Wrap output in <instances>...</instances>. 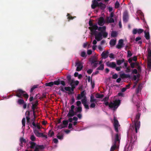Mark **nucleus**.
<instances>
[{
	"instance_id": "obj_1",
	"label": "nucleus",
	"mask_w": 151,
	"mask_h": 151,
	"mask_svg": "<svg viewBox=\"0 0 151 151\" xmlns=\"http://www.w3.org/2000/svg\"><path fill=\"white\" fill-rule=\"evenodd\" d=\"M17 94L15 95L16 96L21 99H18L17 103L19 105H22L24 103V101L22 99L23 96L27 101L29 97V95L24 91L22 89H19L16 92Z\"/></svg>"
},
{
	"instance_id": "obj_2",
	"label": "nucleus",
	"mask_w": 151,
	"mask_h": 151,
	"mask_svg": "<svg viewBox=\"0 0 151 151\" xmlns=\"http://www.w3.org/2000/svg\"><path fill=\"white\" fill-rule=\"evenodd\" d=\"M120 100L119 99L111 102L109 103L108 102H105L104 104L106 106H108L109 108L113 109L114 111L116 110L120 105Z\"/></svg>"
},
{
	"instance_id": "obj_3",
	"label": "nucleus",
	"mask_w": 151,
	"mask_h": 151,
	"mask_svg": "<svg viewBox=\"0 0 151 151\" xmlns=\"http://www.w3.org/2000/svg\"><path fill=\"white\" fill-rule=\"evenodd\" d=\"M29 147L31 149H35L34 151H42L45 148L43 145H38L35 142H29Z\"/></svg>"
},
{
	"instance_id": "obj_4",
	"label": "nucleus",
	"mask_w": 151,
	"mask_h": 151,
	"mask_svg": "<svg viewBox=\"0 0 151 151\" xmlns=\"http://www.w3.org/2000/svg\"><path fill=\"white\" fill-rule=\"evenodd\" d=\"M92 3L91 7L93 9H95L96 7L98 6L101 10H103L106 8V6L105 4L101 2L99 3L96 0H93Z\"/></svg>"
},
{
	"instance_id": "obj_5",
	"label": "nucleus",
	"mask_w": 151,
	"mask_h": 151,
	"mask_svg": "<svg viewBox=\"0 0 151 151\" xmlns=\"http://www.w3.org/2000/svg\"><path fill=\"white\" fill-rule=\"evenodd\" d=\"M98 57L96 56H92L89 59V62H90L91 65H93V66L95 68L97 66L98 64Z\"/></svg>"
},
{
	"instance_id": "obj_6",
	"label": "nucleus",
	"mask_w": 151,
	"mask_h": 151,
	"mask_svg": "<svg viewBox=\"0 0 151 151\" xmlns=\"http://www.w3.org/2000/svg\"><path fill=\"white\" fill-rule=\"evenodd\" d=\"M71 88L69 86L65 87V90L68 91L69 94H72L74 93L73 91L75 87L74 85H71Z\"/></svg>"
},
{
	"instance_id": "obj_7",
	"label": "nucleus",
	"mask_w": 151,
	"mask_h": 151,
	"mask_svg": "<svg viewBox=\"0 0 151 151\" xmlns=\"http://www.w3.org/2000/svg\"><path fill=\"white\" fill-rule=\"evenodd\" d=\"M98 27L97 24L93 25L91 27H89V29L90 30L91 32L92 35H95L96 32V30L98 29Z\"/></svg>"
},
{
	"instance_id": "obj_8",
	"label": "nucleus",
	"mask_w": 151,
	"mask_h": 151,
	"mask_svg": "<svg viewBox=\"0 0 151 151\" xmlns=\"http://www.w3.org/2000/svg\"><path fill=\"white\" fill-rule=\"evenodd\" d=\"M129 14L127 11H125L123 14V20L124 22H127L129 19Z\"/></svg>"
},
{
	"instance_id": "obj_9",
	"label": "nucleus",
	"mask_w": 151,
	"mask_h": 151,
	"mask_svg": "<svg viewBox=\"0 0 151 151\" xmlns=\"http://www.w3.org/2000/svg\"><path fill=\"white\" fill-rule=\"evenodd\" d=\"M114 125L115 130L116 132H119L118 127L119 126V122L116 119L115 117L114 118Z\"/></svg>"
},
{
	"instance_id": "obj_10",
	"label": "nucleus",
	"mask_w": 151,
	"mask_h": 151,
	"mask_svg": "<svg viewBox=\"0 0 151 151\" xmlns=\"http://www.w3.org/2000/svg\"><path fill=\"white\" fill-rule=\"evenodd\" d=\"M105 23V21L103 17H100L98 19V24L100 26H103Z\"/></svg>"
},
{
	"instance_id": "obj_11",
	"label": "nucleus",
	"mask_w": 151,
	"mask_h": 151,
	"mask_svg": "<svg viewBox=\"0 0 151 151\" xmlns=\"http://www.w3.org/2000/svg\"><path fill=\"white\" fill-rule=\"evenodd\" d=\"M120 136V135L118 133H117L115 135L114 143L117 144H119L121 139Z\"/></svg>"
},
{
	"instance_id": "obj_12",
	"label": "nucleus",
	"mask_w": 151,
	"mask_h": 151,
	"mask_svg": "<svg viewBox=\"0 0 151 151\" xmlns=\"http://www.w3.org/2000/svg\"><path fill=\"white\" fill-rule=\"evenodd\" d=\"M76 64L77 66L76 70L77 71H81L83 68L81 63L79 61H77L76 63Z\"/></svg>"
},
{
	"instance_id": "obj_13",
	"label": "nucleus",
	"mask_w": 151,
	"mask_h": 151,
	"mask_svg": "<svg viewBox=\"0 0 151 151\" xmlns=\"http://www.w3.org/2000/svg\"><path fill=\"white\" fill-rule=\"evenodd\" d=\"M95 35V38L97 41H100L102 39V35L101 32H99L97 34H96V33L95 35Z\"/></svg>"
},
{
	"instance_id": "obj_14",
	"label": "nucleus",
	"mask_w": 151,
	"mask_h": 151,
	"mask_svg": "<svg viewBox=\"0 0 151 151\" xmlns=\"http://www.w3.org/2000/svg\"><path fill=\"white\" fill-rule=\"evenodd\" d=\"M140 126V122H139L138 123H134V127H133V130H134L136 133H137L138 132V129H139Z\"/></svg>"
},
{
	"instance_id": "obj_15",
	"label": "nucleus",
	"mask_w": 151,
	"mask_h": 151,
	"mask_svg": "<svg viewBox=\"0 0 151 151\" xmlns=\"http://www.w3.org/2000/svg\"><path fill=\"white\" fill-rule=\"evenodd\" d=\"M123 40L122 39L119 40L117 45H116V48L120 49L123 47Z\"/></svg>"
},
{
	"instance_id": "obj_16",
	"label": "nucleus",
	"mask_w": 151,
	"mask_h": 151,
	"mask_svg": "<svg viewBox=\"0 0 151 151\" xmlns=\"http://www.w3.org/2000/svg\"><path fill=\"white\" fill-rule=\"evenodd\" d=\"M143 32V30L141 29H134L133 30V34L134 35L136 34L137 33L139 34H140Z\"/></svg>"
},
{
	"instance_id": "obj_17",
	"label": "nucleus",
	"mask_w": 151,
	"mask_h": 151,
	"mask_svg": "<svg viewBox=\"0 0 151 151\" xmlns=\"http://www.w3.org/2000/svg\"><path fill=\"white\" fill-rule=\"evenodd\" d=\"M106 65L108 67L111 68H114L116 66V64L114 62L109 63L108 62L106 63Z\"/></svg>"
},
{
	"instance_id": "obj_18",
	"label": "nucleus",
	"mask_w": 151,
	"mask_h": 151,
	"mask_svg": "<svg viewBox=\"0 0 151 151\" xmlns=\"http://www.w3.org/2000/svg\"><path fill=\"white\" fill-rule=\"evenodd\" d=\"M76 114V112H75L74 110H70L69 112L67 115V116L68 117L73 116Z\"/></svg>"
},
{
	"instance_id": "obj_19",
	"label": "nucleus",
	"mask_w": 151,
	"mask_h": 151,
	"mask_svg": "<svg viewBox=\"0 0 151 151\" xmlns=\"http://www.w3.org/2000/svg\"><path fill=\"white\" fill-rule=\"evenodd\" d=\"M140 115L141 114L139 113L138 112L136 116L135 119L134 121V123H137L138 124L139 122H140V121H139V120L140 119Z\"/></svg>"
},
{
	"instance_id": "obj_20",
	"label": "nucleus",
	"mask_w": 151,
	"mask_h": 151,
	"mask_svg": "<svg viewBox=\"0 0 151 151\" xmlns=\"http://www.w3.org/2000/svg\"><path fill=\"white\" fill-rule=\"evenodd\" d=\"M109 52L108 51L103 52L101 54L102 58L105 59L107 58L109 56Z\"/></svg>"
},
{
	"instance_id": "obj_21",
	"label": "nucleus",
	"mask_w": 151,
	"mask_h": 151,
	"mask_svg": "<svg viewBox=\"0 0 151 151\" xmlns=\"http://www.w3.org/2000/svg\"><path fill=\"white\" fill-rule=\"evenodd\" d=\"M25 115H26V118L27 120V124L28 123H29L30 122V118L29 117L30 115V112L29 111H27L25 113Z\"/></svg>"
},
{
	"instance_id": "obj_22",
	"label": "nucleus",
	"mask_w": 151,
	"mask_h": 151,
	"mask_svg": "<svg viewBox=\"0 0 151 151\" xmlns=\"http://www.w3.org/2000/svg\"><path fill=\"white\" fill-rule=\"evenodd\" d=\"M133 136L134 137H133V136L132 135L129 138V139L130 140V142L131 143L133 144L137 139L136 136L134 135Z\"/></svg>"
},
{
	"instance_id": "obj_23",
	"label": "nucleus",
	"mask_w": 151,
	"mask_h": 151,
	"mask_svg": "<svg viewBox=\"0 0 151 151\" xmlns=\"http://www.w3.org/2000/svg\"><path fill=\"white\" fill-rule=\"evenodd\" d=\"M145 34V37L147 40H149L150 38L149 33L148 31V29L146 30L144 32Z\"/></svg>"
},
{
	"instance_id": "obj_24",
	"label": "nucleus",
	"mask_w": 151,
	"mask_h": 151,
	"mask_svg": "<svg viewBox=\"0 0 151 151\" xmlns=\"http://www.w3.org/2000/svg\"><path fill=\"white\" fill-rule=\"evenodd\" d=\"M106 27L105 26H103L102 27H98V31H101L99 32H101L105 31L106 29Z\"/></svg>"
},
{
	"instance_id": "obj_25",
	"label": "nucleus",
	"mask_w": 151,
	"mask_h": 151,
	"mask_svg": "<svg viewBox=\"0 0 151 151\" xmlns=\"http://www.w3.org/2000/svg\"><path fill=\"white\" fill-rule=\"evenodd\" d=\"M106 20L108 23H114V19L112 18H109V17H107L106 18Z\"/></svg>"
},
{
	"instance_id": "obj_26",
	"label": "nucleus",
	"mask_w": 151,
	"mask_h": 151,
	"mask_svg": "<svg viewBox=\"0 0 151 151\" xmlns=\"http://www.w3.org/2000/svg\"><path fill=\"white\" fill-rule=\"evenodd\" d=\"M142 85L141 83H139L138 86L137 88L136 89V92L137 93H139V91H140L142 90Z\"/></svg>"
},
{
	"instance_id": "obj_27",
	"label": "nucleus",
	"mask_w": 151,
	"mask_h": 151,
	"mask_svg": "<svg viewBox=\"0 0 151 151\" xmlns=\"http://www.w3.org/2000/svg\"><path fill=\"white\" fill-rule=\"evenodd\" d=\"M116 42V40L111 39L110 41L109 44L111 46H114L115 45Z\"/></svg>"
},
{
	"instance_id": "obj_28",
	"label": "nucleus",
	"mask_w": 151,
	"mask_h": 151,
	"mask_svg": "<svg viewBox=\"0 0 151 151\" xmlns=\"http://www.w3.org/2000/svg\"><path fill=\"white\" fill-rule=\"evenodd\" d=\"M35 134L37 136L39 137H42L43 133L39 132L37 130H35L34 131Z\"/></svg>"
},
{
	"instance_id": "obj_29",
	"label": "nucleus",
	"mask_w": 151,
	"mask_h": 151,
	"mask_svg": "<svg viewBox=\"0 0 151 151\" xmlns=\"http://www.w3.org/2000/svg\"><path fill=\"white\" fill-rule=\"evenodd\" d=\"M68 123V120H64L63 121V125L64 128L67 127Z\"/></svg>"
},
{
	"instance_id": "obj_30",
	"label": "nucleus",
	"mask_w": 151,
	"mask_h": 151,
	"mask_svg": "<svg viewBox=\"0 0 151 151\" xmlns=\"http://www.w3.org/2000/svg\"><path fill=\"white\" fill-rule=\"evenodd\" d=\"M118 145V144L114 143V145L111 147L110 151H114Z\"/></svg>"
},
{
	"instance_id": "obj_31",
	"label": "nucleus",
	"mask_w": 151,
	"mask_h": 151,
	"mask_svg": "<svg viewBox=\"0 0 151 151\" xmlns=\"http://www.w3.org/2000/svg\"><path fill=\"white\" fill-rule=\"evenodd\" d=\"M147 67L151 69V58L147 59Z\"/></svg>"
},
{
	"instance_id": "obj_32",
	"label": "nucleus",
	"mask_w": 151,
	"mask_h": 151,
	"mask_svg": "<svg viewBox=\"0 0 151 151\" xmlns=\"http://www.w3.org/2000/svg\"><path fill=\"white\" fill-rule=\"evenodd\" d=\"M96 99L94 98V97L92 94L91 95L90 97V102L93 103L96 101Z\"/></svg>"
},
{
	"instance_id": "obj_33",
	"label": "nucleus",
	"mask_w": 151,
	"mask_h": 151,
	"mask_svg": "<svg viewBox=\"0 0 151 151\" xmlns=\"http://www.w3.org/2000/svg\"><path fill=\"white\" fill-rule=\"evenodd\" d=\"M67 16L68 17L67 18L68 19V21H69L70 20L73 19L76 17H72L70 15V14L69 13L67 14Z\"/></svg>"
},
{
	"instance_id": "obj_34",
	"label": "nucleus",
	"mask_w": 151,
	"mask_h": 151,
	"mask_svg": "<svg viewBox=\"0 0 151 151\" xmlns=\"http://www.w3.org/2000/svg\"><path fill=\"white\" fill-rule=\"evenodd\" d=\"M148 56L147 59L151 58V49H147Z\"/></svg>"
},
{
	"instance_id": "obj_35",
	"label": "nucleus",
	"mask_w": 151,
	"mask_h": 151,
	"mask_svg": "<svg viewBox=\"0 0 151 151\" xmlns=\"http://www.w3.org/2000/svg\"><path fill=\"white\" fill-rule=\"evenodd\" d=\"M95 97L97 98H102L104 97V95L103 94L97 93Z\"/></svg>"
},
{
	"instance_id": "obj_36",
	"label": "nucleus",
	"mask_w": 151,
	"mask_h": 151,
	"mask_svg": "<svg viewBox=\"0 0 151 151\" xmlns=\"http://www.w3.org/2000/svg\"><path fill=\"white\" fill-rule=\"evenodd\" d=\"M54 132L51 130H50L48 133V135L49 137H52V136H53L54 135Z\"/></svg>"
},
{
	"instance_id": "obj_37",
	"label": "nucleus",
	"mask_w": 151,
	"mask_h": 151,
	"mask_svg": "<svg viewBox=\"0 0 151 151\" xmlns=\"http://www.w3.org/2000/svg\"><path fill=\"white\" fill-rule=\"evenodd\" d=\"M82 111V107H78L77 108V110L76 113H81Z\"/></svg>"
},
{
	"instance_id": "obj_38",
	"label": "nucleus",
	"mask_w": 151,
	"mask_h": 151,
	"mask_svg": "<svg viewBox=\"0 0 151 151\" xmlns=\"http://www.w3.org/2000/svg\"><path fill=\"white\" fill-rule=\"evenodd\" d=\"M81 102L83 105L87 104V99L86 97L83 98L81 100Z\"/></svg>"
},
{
	"instance_id": "obj_39",
	"label": "nucleus",
	"mask_w": 151,
	"mask_h": 151,
	"mask_svg": "<svg viewBox=\"0 0 151 151\" xmlns=\"http://www.w3.org/2000/svg\"><path fill=\"white\" fill-rule=\"evenodd\" d=\"M81 95V97H82L83 98H85L86 97V93L85 91V90H84L82 91L81 94H80Z\"/></svg>"
},
{
	"instance_id": "obj_40",
	"label": "nucleus",
	"mask_w": 151,
	"mask_h": 151,
	"mask_svg": "<svg viewBox=\"0 0 151 151\" xmlns=\"http://www.w3.org/2000/svg\"><path fill=\"white\" fill-rule=\"evenodd\" d=\"M54 85L53 82H50L49 83H46L45 84V85L47 86L51 87Z\"/></svg>"
},
{
	"instance_id": "obj_41",
	"label": "nucleus",
	"mask_w": 151,
	"mask_h": 151,
	"mask_svg": "<svg viewBox=\"0 0 151 151\" xmlns=\"http://www.w3.org/2000/svg\"><path fill=\"white\" fill-rule=\"evenodd\" d=\"M104 69V65L101 64L100 66L97 68V70H103Z\"/></svg>"
},
{
	"instance_id": "obj_42",
	"label": "nucleus",
	"mask_w": 151,
	"mask_h": 151,
	"mask_svg": "<svg viewBox=\"0 0 151 151\" xmlns=\"http://www.w3.org/2000/svg\"><path fill=\"white\" fill-rule=\"evenodd\" d=\"M30 139L33 142L35 141L36 140V138L34 134H32L31 136Z\"/></svg>"
},
{
	"instance_id": "obj_43",
	"label": "nucleus",
	"mask_w": 151,
	"mask_h": 151,
	"mask_svg": "<svg viewBox=\"0 0 151 151\" xmlns=\"http://www.w3.org/2000/svg\"><path fill=\"white\" fill-rule=\"evenodd\" d=\"M117 36V34L116 32V31H112L111 33V36L112 37H116Z\"/></svg>"
},
{
	"instance_id": "obj_44",
	"label": "nucleus",
	"mask_w": 151,
	"mask_h": 151,
	"mask_svg": "<svg viewBox=\"0 0 151 151\" xmlns=\"http://www.w3.org/2000/svg\"><path fill=\"white\" fill-rule=\"evenodd\" d=\"M53 82L54 85H58L60 84V79H58L57 81H55Z\"/></svg>"
},
{
	"instance_id": "obj_45",
	"label": "nucleus",
	"mask_w": 151,
	"mask_h": 151,
	"mask_svg": "<svg viewBox=\"0 0 151 151\" xmlns=\"http://www.w3.org/2000/svg\"><path fill=\"white\" fill-rule=\"evenodd\" d=\"M132 55V53L129 50L127 51V58H130Z\"/></svg>"
},
{
	"instance_id": "obj_46",
	"label": "nucleus",
	"mask_w": 151,
	"mask_h": 151,
	"mask_svg": "<svg viewBox=\"0 0 151 151\" xmlns=\"http://www.w3.org/2000/svg\"><path fill=\"white\" fill-rule=\"evenodd\" d=\"M120 6V4L118 1H116L115 4V7L116 9H117L119 8Z\"/></svg>"
},
{
	"instance_id": "obj_47",
	"label": "nucleus",
	"mask_w": 151,
	"mask_h": 151,
	"mask_svg": "<svg viewBox=\"0 0 151 151\" xmlns=\"http://www.w3.org/2000/svg\"><path fill=\"white\" fill-rule=\"evenodd\" d=\"M102 35L104 38H106L107 37L108 34L107 32L104 31V32H102Z\"/></svg>"
},
{
	"instance_id": "obj_48",
	"label": "nucleus",
	"mask_w": 151,
	"mask_h": 151,
	"mask_svg": "<svg viewBox=\"0 0 151 151\" xmlns=\"http://www.w3.org/2000/svg\"><path fill=\"white\" fill-rule=\"evenodd\" d=\"M81 57L83 58H86L87 56L86 55V53L84 51H82L81 52Z\"/></svg>"
},
{
	"instance_id": "obj_49",
	"label": "nucleus",
	"mask_w": 151,
	"mask_h": 151,
	"mask_svg": "<svg viewBox=\"0 0 151 151\" xmlns=\"http://www.w3.org/2000/svg\"><path fill=\"white\" fill-rule=\"evenodd\" d=\"M38 87L37 85H34V86L30 90V92H32L35 89L37 88Z\"/></svg>"
},
{
	"instance_id": "obj_50",
	"label": "nucleus",
	"mask_w": 151,
	"mask_h": 151,
	"mask_svg": "<svg viewBox=\"0 0 151 151\" xmlns=\"http://www.w3.org/2000/svg\"><path fill=\"white\" fill-rule=\"evenodd\" d=\"M22 124L23 127H24L25 125V119L24 117L22 119Z\"/></svg>"
},
{
	"instance_id": "obj_51",
	"label": "nucleus",
	"mask_w": 151,
	"mask_h": 151,
	"mask_svg": "<svg viewBox=\"0 0 151 151\" xmlns=\"http://www.w3.org/2000/svg\"><path fill=\"white\" fill-rule=\"evenodd\" d=\"M75 101V99L73 97H72V99H71L70 101V104L72 105L73 104L74 102Z\"/></svg>"
},
{
	"instance_id": "obj_52",
	"label": "nucleus",
	"mask_w": 151,
	"mask_h": 151,
	"mask_svg": "<svg viewBox=\"0 0 151 151\" xmlns=\"http://www.w3.org/2000/svg\"><path fill=\"white\" fill-rule=\"evenodd\" d=\"M76 105L78 106V107H82L81 102L79 101L76 102Z\"/></svg>"
},
{
	"instance_id": "obj_53",
	"label": "nucleus",
	"mask_w": 151,
	"mask_h": 151,
	"mask_svg": "<svg viewBox=\"0 0 151 151\" xmlns=\"http://www.w3.org/2000/svg\"><path fill=\"white\" fill-rule=\"evenodd\" d=\"M20 141L22 144L23 142L25 143L26 142L25 139L23 138H21L20 139Z\"/></svg>"
},
{
	"instance_id": "obj_54",
	"label": "nucleus",
	"mask_w": 151,
	"mask_h": 151,
	"mask_svg": "<svg viewBox=\"0 0 151 151\" xmlns=\"http://www.w3.org/2000/svg\"><path fill=\"white\" fill-rule=\"evenodd\" d=\"M126 69L125 70V72L126 73H128L130 72L131 71V68L130 67H128L127 68H126Z\"/></svg>"
},
{
	"instance_id": "obj_55",
	"label": "nucleus",
	"mask_w": 151,
	"mask_h": 151,
	"mask_svg": "<svg viewBox=\"0 0 151 151\" xmlns=\"http://www.w3.org/2000/svg\"><path fill=\"white\" fill-rule=\"evenodd\" d=\"M96 106L95 104L94 103H91L90 105V107L91 108H94Z\"/></svg>"
},
{
	"instance_id": "obj_56",
	"label": "nucleus",
	"mask_w": 151,
	"mask_h": 151,
	"mask_svg": "<svg viewBox=\"0 0 151 151\" xmlns=\"http://www.w3.org/2000/svg\"><path fill=\"white\" fill-rule=\"evenodd\" d=\"M132 73L133 74H137V71L136 69H134L132 70Z\"/></svg>"
},
{
	"instance_id": "obj_57",
	"label": "nucleus",
	"mask_w": 151,
	"mask_h": 151,
	"mask_svg": "<svg viewBox=\"0 0 151 151\" xmlns=\"http://www.w3.org/2000/svg\"><path fill=\"white\" fill-rule=\"evenodd\" d=\"M57 137L59 139H62L63 138V136L62 135H57Z\"/></svg>"
},
{
	"instance_id": "obj_58",
	"label": "nucleus",
	"mask_w": 151,
	"mask_h": 151,
	"mask_svg": "<svg viewBox=\"0 0 151 151\" xmlns=\"http://www.w3.org/2000/svg\"><path fill=\"white\" fill-rule=\"evenodd\" d=\"M67 79L69 82H70L71 81V76L70 75H69L67 76Z\"/></svg>"
},
{
	"instance_id": "obj_59",
	"label": "nucleus",
	"mask_w": 151,
	"mask_h": 151,
	"mask_svg": "<svg viewBox=\"0 0 151 151\" xmlns=\"http://www.w3.org/2000/svg\"><path fill=\"white\" fill-rule=\"evenodd\" d=\"M118 77V75L116 74H115L113 75L112 76V78L114 79H116Z\"/></svg>"
},
{
	"instance_id": "obj_60",
	"label": "nucleus",
	"mask_w": 151,
	"mask_h": 151,
	"mask_svg": "<svg viewBox=\"0 0 151 151\" xmlns=\"http://www.w3.org/2000/svg\"><path fill=\"white\" fill-rule=\"evenodd\" d=\"M61 83L63 86H64L65 85V82L63 81H61L60 79V84Z\"/></svg>"
},
{
	"instance_id": "obj_61",
	"label": "nucleus",
	"mask_w": 151,
	"mask_h": 151,
	"mask_svg": "<svg viewBox=\"0 0 151 151\" xmlns=\"http://www.w3.org/2000/svg\"><path fill=\"white\" fill-rule=\"evenodd\" d=\"M109 99V96L108 97H105L103 99V101H104L106 102H108L107 101Z\"/></svg>"
},
{
	"instance_id": "obj_62",
	"label": "nucleus",
	"mask_w": 151,
	"mask_h": 151,
	"mask_svg": "<svg viewBox=\"0 0 151 151\" xmlns=\"http://www.w3.org/2000/svg\"><path fill=\"white\" fill-rule=\"evenodd\" d=\"M93 70L92 69H89L87 71V72L88 73V74H91L93 72Z\"/></svg>"
},
{
	"instance_id": "obj_63",
	"label": "nucleus",
	"mask_w": 151,
	"mask_h": 151,
	"mask_svg": "<svg viewBox=\"0 0 151 151\" xmlns=\"http://www.w3.org/2000/svg\"><path fill=\"white\" fill-rule=\"evenodd\" d=\"M109 57L111 59H114V55L113 53H110L109 55Z\"/></svg>"
},
{
	"instance_id": "obj_64",
	"label": "nucleus",
	"mask_w": 151,
	"mask_h": 151,
	"mask_svg": "<svg viewBox=\"0 0 151 151\" xmlns=\"http://www.w3.org/2000/svg\"><path fill=\"white\" fill-rule=\"evenodd\" d=\"M135 63H130V66L131 68H134Z\"/></svg>"
}]
</instances>
